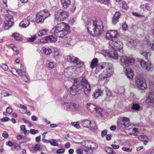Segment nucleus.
<instances>
[{
    "label": "nucleus",
    "mask_w": 154,
    "mask_h": 154,
    "mask_svg": "<svg viewBox=\"0 0 154 154\" xmlns=\"http://www.w3.org/2000/svg\"><path fill=\"white\" fill-rule=\"evenodd\" d=\"M74 84L67 90L68 93L73 96L79 94L83 88L85 95L88 97L90 95L91 87L85 77H80L74 79Z\"/></svg>",
    "instance_id": "nucleus-1"
},
{
    "label": "nucleus",
    "mask_w": 154,
    "mask_h": 154,
    "mask_svg": "<svg viewBox=\"0 0 154 154\" xmlns=\"http://www.w3.org/2000/svg\"><path fill=\"white\" fill-rule=\"evenodd\" d=\"M97 21L91 18L88 19L86 22L88 33L93 36H97L100 35L103 31V26L97 24Z\"/></svg>",
    "instance_id": "nucleus-2"
},
{
    "label": "nucleus",
    "mask_w": 154,
    "mask_h": 154,
    "mask_svg": "<svg viewBox=\"0 0 154 154\" xmlns=\"http://www.w3.org/2000/svg\"><path fill=\"white\" fill-rule=\"evenodd\" d=\"M51 32L56 36L62 38L70 32L69 26L67 24L62 22L57 24Z\"/></svg>",
    "instance_id": "nucleus-3"
},
{
    "label": "nucleus",
    "mask_w": 154,
    "mask_h": 154,
    "mask_svg": "<svg viewBox=\"0 0 154 154\" xmlns=\"http://www.w3.org/2000/svg\"><path fill=\"white\" fill-rule=\"evenodd\" d=\"M66 59L69 62L75 64V66H71L67 67L64 70V73L68 76L71 75L73 72H74L77 68H79L83 65V63L77 58L73 56H68L66 57Z\"/></svg>",
    "instance_id": "nucleus-4"
},
{
    "label": "nucleus",
    "mask_w": 154,
    "mask_h": 154,
    "mask_svg": "<svg viewBox=\"0 0 154 154\" xmlns=\"http://www.w3.org/2000/svg\"><path fill=\"white\" fill-rule=\"evenodd\" d=\"M112 64L106 62L102 63L101 65L97 67L96 69L99 68L103 69L105 68L102 73L99 75V79L101 80H105L106 79L109 77L112 74Z\"/></svg>",
    "instance_id": "nucleus-5"
},
{
    "label": "nucleus",
    "mask_w": 154,
    "mask_h": 154,
    "mask_svg": "<svg viewBox=\"0 0 154 154\" xmlns=\"http://www.w3.org/2000/svg\"><path fill=\"white\" fill-rule=\"evenodd\" d=\"M135 83L137 87L141 90H144L147 87L145 80L142 75H138L135 77Z\"/></svg>",
    "instance_id": "nucleus-6"
},
{
    "label": "nucleus",
    "mask_w": 154,
    "mask_h": 154,
    "mask_svg": "<svg viewBox=\"0 0 154 154\" xmlns=\"http://www.w3.org/2000/svg\"><path fill=\"white\" fill-rule=\"evenodd\" d=\"M109 43L110 48H115L116 50H118L120 52H123V50L122 49L123 44L122 42L117 39L115 41L111 40Z\"/></svg>",
    "instance_id": "nucleus-7"
},
{
    "label": "nucleus",
    "mask_w": 154,
    "mask_h": 154,
    "mask_svg": "<svg viewBox=\"0 0 154 154\" xmlns=\"http://www.w3.org/2000/svg\"><path fill=\"white\" fill-rule=\"evenodd\" d=\"M3 24V27L5 30H7L12 26L14 22L12 17L11 15L8 14Z\"/></svg>",
    "instance_id": "nucleus-8"
},
{
    "label": "nucleus",
    "mask_w": 154,
    "mask_h": 154,
    "mask_svg": "<svg viewBox=\"0 0 154 154\" xmlns=\"http://www.w3.org/2000/svg\"><path fill=\"white\" fill-rule=\"evenodd\" d=\"M129 119L127 117H123L121 120H119L117 122V126L119 128L128 127L129 126Z\"/></svg>",
    "instance_id": "nucleus-9"
},
{
    "label": "nucleus",
    "mask_w": 154,
    "mask_h": 154,
    "mask_svg": "<svg viewBox=\"0 0 154 154\" xmlns=\"http://www.w3.org/2000/svg\"><path fill=\"white\" fill-rule=\"evenodd\" d=\"M82 145L89 150L93 151V150L96 149L98 147L97 144L96 143L93 142L90 140H86L82 142Z\"/></svg>",
    "instance_id": "nucleus-10"
},
{
    "label": "nucleus",
    "mask_w": 154,
    "mask_h": 154,
    "mask_svg": "<svg viewBox=\"0 0 154 154\" xmlns=\"http://www.w3.org/2000/svg\"><path fill=\"white\" fill-rule=\"evenodd\" d=\"M120 60L122 62L125 64L126 66L132 65L135 62V60L134 58L125 56L121 57Z\"/></svg>",
    "instance_id": "nucleus-11"
},
{
    "label": "nucleus",
    "mask_w": 154,
    "mask_h": 154,
    "mask_svg": "<svg viewBox=\"0 0 154 154\" xmlns=\"http://www.w3.org/2000/svg\"><path fill=\"white\" fill-rule=\"evenodd\" d=\"M118 35V32L116 30H110L108 31L106 33V37L108 39L113 40L117 37Z\"/></svg>",
    "instance_id": "nucleus-12"
},
{
    "label": "nucleus",
    "mask_w": 154,
    "mask_h": 154,
    "mask_svg": "<svg viewBox=\"0 0 154 154\" xmlns=\"http://www.w3.org/2000/svg\"><path fill=\"white\" fill-rule=\"evenodd\" d=\"M87 107L90 110L91 112H93L94 111L97 112H100L102 110V109L98 106H97L88 103L87 104Z\"/></svg>",
    "instance_id": "nucleus-13"
},
{
    "label": "nucleus",
    "mask_w": 154,
    "mask_h": 154,
    "mask_svg": "<svg viewBox=\"0 0 154 154\" xmlns=\"http://www.w3.org/2000/svg\"><path fill=\"white\" fill-rule=\"evenodd\" d=\"M138 61L143 68H145L147 70H149L152 67V65L151 63H146V61L142 59H138Z\"/></svg>",
    "instance_id": "nucleus-14"
},
{
    "label": "nucleus",
    "mask_w": 154,
    "mask_h": 154,
    "mask_svg": "<svg viewBox=\"0 0 154 154\" xmlns=\"http://www.w3.org/2000/svg\"><path fill=\"white\" fill-rule=\"evenodd\" d=\"M115 48H110L109 50V57L114 59H117L118 57V54L117 50L115 49Z\"/></svg>",
    "instance_id": "nucleus-15"
},
{
    "label": "nucleus",
    "mask_w": 154,
    "mask_h": 154,
    "mask_svg": "<svg viewBox=\"0 0 154 154\" xmlns=\"http://www.w3.org/2000/svg\"><path fill=\"white\" fill-rule=\"evenodd\" d=\"M45 19L44 16L41 11L36 15L35 21L37 23H42Z\"/></svg>",
    "instance_id": "nucleus-16"
},
{
    "label": "nucleus",
    "mask_w": 154,
    "mask_h": 154,
    "mask_svg": "<svg viewBox=\"0 0 154 154\" xmlns=\"http://www.w3.org/2000/svg\"><path fill=\"white\" fill-rule=\"evenodd\" d=\"M121 16V15L120 13L118 11H116L112 18V23L115 25L117 23L119 22V19L120 18Z\"/></svg>",
    "instance_id": "nucleus-17"
},
{
    "label": "nucleus",
    "mask_w": 154,
    "mask_h": 154,
    "mask_svg": "<svg viewBox=\"0 0 154 154\" xmlns=\"http://www.w3.org/2000/svg\"><path fill=\"white\" fill-rule=\"evenodd\" d=\"M62 10H56L54 12V20L55 21H62L61 19V14L62 13Z\"/></svg>",
    "instance_id": "nucleus-18"
},
{
    "label": "nucleus",
    "mask_w": 154,
    "mask_h": 154,
    "mask_svg": "<svg viewBox=\"0 0 154 154\" xmlns=\"http://www.w3.org/2000/svg\"><path fill=\"white\" fill-rule=\"evenodd\" d=\"M30 16L27 17V20L24 19L20 23V26H22L23 28H26L29 26L30 24L29 21H32V20L29 19Z\"/></svg>",
    "instance_id": "nucleus-19"
},
{
    "label": "nucleus",
    "mask_w": 154,
    "mask_h": 154,
    "mask_svg": "<svg viewBox=\"0 0 154 154\" xmlns=\"http://www.w3.org/2000/svg\"><path fill=\"white\" fill-rule=\"evenodd\" d=\"M103 91L101 89H97L95 90L92 95L93 97L95 99H97L100 96L103 95Z\"/></svg>",
    "instance_id": "nucleus-20"
},
{
    "label": "nucleus",
    "mask_w": 154,
    "mask_h": 154,
    "mask_svg": "<svg viewBox=\"0 0 154 154\" xmlns=\"http://www.w3.org/2000/svg\"><path fill=\"white\" fill-rule=\"evenodd\" d=\"M61 2L64 9L68 8L71 4V0H61Z\"/></svg>",
    "instance_id": "nucleus-21"
},
{
    "label": "nucleus",
    "mask_w": 154,
    "mask_h": 154,
    "mask_svg": "<svg viewBox=\"0 0 154 154\" xmlns=\"http://www.w3.org/2000/svg\"><path fill=\"white\" fill-rule=\"evenodd\" d=\"M127 45L128 47L132 48L136 46L137 45L136 42L134 40L130 39L127 41Z\"/></svg>",
    "instance_id": "nucleus-22"
},
{
    "label": "nucleus",
    "mask_w": 154,
    "mask_h": 154,
    "mask_svg": "<svg viewBox=\"0 0 154 154\" xmlns=\"http://www.w3.org/2000/svg\"><path fill=\"white\" fill-rule=\"evenodd\" d=\"M81 124L82 126L84 127L85 128H89L90 126L91 127V122L87 119L81 121Z\"/></svg>",
    "instance_id": "nucleus-23"
},
{
    "label": "nucleus",
    "mask_w": 154,
    "mask_h": 154,
    "mask_svg": "<svg viewBox=\"0 0 154 154\" xmlns=\"http://www.w3.org/2000/svg\"><path fill=\"white\" fill-rule=\"evenodd\" d=\"M125 70L127 78L130 79L133 78L134 74L133 70L127 68H126Z\"/></svg>",
    "instance_id": "nucleus-24"
},
{
    "label": "nucleus",
    "mask_w": 154,
    "mask_h": 154,
    "mask_svg": "<svg viewBox=\"0 0 154 154\" xmlns=\"http://www.w3.org/2000/svg\"><path fill=\"white\" fill-rule=\"evenodd\" d=\"M72 40L70 38H67L64 39L63 43L64 45L66 47H69L71 45V41Z\"/></svg>",
    "instance_id": "nucleus-25"
},
{
    "label": "nucleus",
    "mask_w": 154,
    "mask_h": 154,
    "mask_svg": "<svg viewBox=\"0 0 154 154\" xmlns=\"http://www.w3.org/2000/svg\"><path fill=\"white\" fill-rule=\"evenodd\" d=\"M138 139L139 140L143 141L145 144H146L147 143L148 138L146 135H140L138 137Z\"/></svg>",
    "instance_id": "nucleus-26"
},
{
    "label": "nucleus",
    "mask_w": 154,
    "mask_h": 154,
    "mask_svg": "<svg viewBox=\"0 0 154 154\" xmlns=\"http://www.w3.org/2000/svg\"><path fill=\"white\" fill-rule=\"evenodd\" d=\"M69 16V14L66 11L62 10L61 14V19L62 21H63L64 19L68 17Z\"/></svg>",
    "instance_id": "nucleus-27"
},
{
    "label": "nucleus",
    "mask_w": 154,
    "mask_h": 154,
    "mask_svg": "<svg viewBox=\"0 0 154 154\" xmlns=\"http://www.w3.org/2000/svg\"><path fill=\"white\" fill-rule=\"evenodd\" d=\"M48 32V30L47 29H44L38 32V35L39 36H41L47 34Z\"/></svg>",
    "instance_id": "nucleus-28"
},
{
    "label": "nucleus",
    "mask_w": 154,
    "mask_h": 154,
    "mask_svg": "<svg viewBox=\"0 0 154 154\" xmlns=\"http://www.w3.org/2000/svg\"><path fill=\"white\" fill-rule=\"evenodd\" d=\"M98 63V59L97 58H94L92 60L91 65V67L92 69L95 68L97 65Z\"/></svg>",
    "instance_id": "nucleus-29"
},
{
    "label": "nucleus",
    "mask_w": 154,
    "mask_h": 154,
    "mask_svg": "<svg viewBox=\"0 0 154 154\" xmlns=\"http://www.w3.org/2000/svg\"><path fill=\"white\" fill-rule=\"evenodd\" d=\"M48 42H56L57 40V38L52 35L47 36Z\"/></svg>",
    "instance_id": "nucleus-30"
},
{
    "label": "nucleus",
    "mask_w": 154,
    "mask_h": 154,
    "mask_svg": "<svg viewBox=\"0 0 154 154\" xmlns=\"http://www.w3.org/2000/svg\"><path fill=\"white\" fill-rule=\"evenodd\" d=\"M70 105H72V103L65 102L63 104L64 109L67 110L69 111H71L70 108L71 106H69Z\"/></svg>",
    "instance_id": "nucleus-31"
},
{
    "label": "nucleus",
    "mask_w": 154,
    "mask_h": 154,
    "mask_svg": "<svg viewBox=\"0 0 154 154\" xmlns=\"http://www.w3.org/2000/svg\"><path fill=\"white\" fill-rule=\"evenodd\" d=\"M41 12L44 16L45 19L47 17L49 16L50 15V14L49 11L47 9H45L44 11H41Z\"/></svg>",
    "instance_id": "nucleus-32"
},
{
    "label": "nucleus",
    "mask_w": 154,
    "mask_h": 154,
    "mask_svg": "<svg viewBox=\"0 0 154 154\" xmlns=\"http://www.w3.org/2000/svg\"><path fill=\"white\" fill-rule=\"evenodd\" d=\"M140 8L141 9H143V10H147L149 11L150 10L148 5L146 3L145 4H141L140 6Z\"/></svg>",
    "instance_id": "nucleus-33"
},
{
    "label": "nucleus",
    "mask_w": 154,
    "mask_h": 154,
    "mask_svg": "<svg viewBox=\"0 0 154 154\" xmlns=\"http://www.w3.org/2000/svg\"><path fill=\"white\" fill-rule=\"evenodd\" d=\"M12 35L14 37V39L17 41H20L22 39L21 35L17 33H14Z\"/></svg>",
    "instance_id": "nucleus-34"
},
{
    "label": "nucleus",
    "mask_w": 154,
    "mask_h": 154,
    "mask_svg": "<svg viewBox=\"0 0 154 154\" xmlns=\"http://www.w3.org/2000/svg\"><path fill=\"white\" fill-rule=\"evenodd\" d=\"M105 151L107 153L109 154H116L115 153L112 148L109 147H106L105 148Z\"/></svg>",
    "instance_id": "nucleus-35"
},
{
    "label": "nucleus",
    "mask_w": 154,
    "mask_h": 154,
    "mask_svg": "<svg viewBox=\"0 0 154 154\" xmlns=\"http://www.w3.org/2000/svg\"><path fill=\"white\" fill-rule=\"evenodd\" d=\"M140 108V105L137 103H133L131 108V109L138 111Z\"/></svg>",
    "instance_id": "nucleus-36"
},
{
    "label": "nucleus",
    "mask_w": 154,
    "mask_h": 154,
    "mask_svg": "<svg viewBox=\"0 0 154 154\" xmlns=\"http://www.w3.org/2000/svg\"><path fill=\"white\" fill-rule=\"evenodd\" d=\"M83 149L82 150V154H92L93 151L91 150H89V149Z\"/></svg>",
    "instance_id": "nucleus-37"
},
{
    "label": "nucleus",
    "mask_w": 154,
    "mask_h": 154,
    "mask_svg": "<svg viewBox=\"0 0 154 154\" xmlns=\"http://www.w3.org/2000/svg\"><path fill=\"white\" fill-rule=\"evenodd\" d=\"M48 142L52 145L54 146H57L58 145V143L55 141L54 139L49 140Z\"/></svg>",
    "instance_id": "nucleus-38"
},
{
    "label": "nucleus",
    "mask_w": 154,
    "mask_h": 154,
    "mask_svg": "<svg viewBox=\"0 0 154 154\" xmlns=\"http://www.w3.org/2000/svg\"><path fill=\"white\" fill-rule=\"evenodd\" d=\"M71 124L72 126H74L77 129H79L80 128V126L78 122H72Z\"/></svg>",
    "instance_id": "nucleus-39"
},
{
    "label": "nucleus",
    "mask_w": 154,
    "mask_h": 154,
    "mask_svg": "<svg viewBox=\"0 0 154 154\" xmlns=\"http://www.w3.org/2000/svg\"><path fill=\"white\" fill-rule=\"evenodd\" d=\"M2 94L4 97L8 96L11 95V94H9L5 90H4L2 91Z\"/></svg>",
    "instance_id": "nucleus-40"
},
{
    "label": "nucleus",
    "mask_w": 154,
    "mask_h": 154,
    "mask_svg": "<svg viewBox=\"0 0 154 154\" xmlns=\"http://www.w3.org/2000/svg\"><path fill=\"white\" fill-rule=\"evenodd\" d=\"M40 42L42 43H45L48 42L47 36L44 37L40 40Z\"/></svg>",
    "instance_id": "nucleus-41"
},
{
    "label": "nucleus",
    "mask_w": 154,
    "mask_h": 154,
    "mask_svg": "<svg viewBox=\"0 0 154 154\" xmlns=\"http://www.w3.org/2000/svg\"><path fill=\"white\" fill-rule=\"evenodd\" d=\"M22 76L21 79L22 80L25 82H28L29 81L26 75V74H24V75H22Z\"/></svg>",
    "instance_id": "nucleus-42"
},
{
    "label": "nucleus",
    "mask_w": 154,
    "mask_h": 154,
    "mask_svg": "<svg viewBox=\"0 0 154 154\" xmlns=\"http://www.w3.org/2000/svg\"><path fill=\"white\" fill-rule=\"evenodd\" d=\"M44 53L46 55L50 54L51 52V51L50 48H46L44 50Z\"/></svg>",
    "instance_id": "nucleus-43"
},
{
    "label": "nucleus",
    "mask_w": 154,
    "mask_h": 154,
    "mask_svg": "<svg viewBox=\"0 0 154 154\" xmlns=\"http://www.w3.org/2000/svg\"><path fill=\"white\" fill-rule=\"evenodd\" d=\"M65 151V149L63 148L60 149L56 151V153L58 154H61L63 153Z\"/></svg>",
    "instance_id": "nucleus-44"
},
{
    "label": "nucleus",
    "mask_w": 154,
    "mask_h": 154,
    "mask_svg": "<svg viewBox=\"0 0 154 154\" xmlns=\"http://www.w3.org/2000/svg\"><path fill=\"white\" fill-rule=\"evenodd\" d=\"M142 54L145 57L146 59H147L148 58V56H149L150 55V54L149 52H143L142 53Z\"/></svg>",
    "instance_id": "nucleus-45"
},
{
    "label": "nucleus",
    "mask_w": 154,
    "mask_h": 154,
    "mask_svg": "<svg viewBox=\"0 0 154 154\" xmlns=\"http://www.w3.org/2000/svg\"><path fill=\"white\" fill-rule=\"evenodd\" d=\"M106 94L107 96L106 99H109L111 97H112V93L111 92L108 91H106Z\"/></svg>",
    "instance_id": "nucleus-46"
},
{
    "label": "nucleus",
    "mask_w": 154,
    "mask_h": 154,
    "mask_svg": "<svg viewBox=\"0 0 154 154\" xmlns=\"http://www.w3.org/2000/svg\"><path fill=\"white\" fill-rule=\"evenodd\" d=\"M109 50L107 51L105 50H103L101 51V53L104 55V56H107L109 55Z\"/></svg>",
    "instance_id": "nucleus-47"
},
{
    "label": "nucleus",
    "mask_w": 154,
    "mask_h": 154,
    "mask_svg": "<svg viewBox=\"0 0 154 154\" xmlns=\"http://www.w3.org/2000/svg\"><path fill=\"white\" fill-rule=\"evenodd\" d=\"M54 63L53 62H50L47 65V66H48L49 68H51V69L53 68L54 67Z\"/></svg>",
    "instance_id": "nucleus-48"
},
{
    "label": "nucleus",
    "mask_w": 154,
    "mask_h": 154,
    "mask_svg": "<svg viewBox=\"0 0 154 154\" xmlns=\"http://www.w3.org/2000/svg\"><path fill=\"white\" fill-rule=\"evenodd\" d=\"M1 66L2 69L5 71L7 70L8 69V66L5 64H2L1 65Z\"/></svg>",
    "instance_id": "nucleus-49"
},
{
    "label": "nucleus",
    "mask_w": 154,
    "mask_h": 154,
    "mask_svg": "<svg viewBox=\"0 0 154 154\" xmlns=\"http://www.w3.org/2000/svg\"><path fill=\"white\" fill-rule=\"evenodd\" d=\"M97 1L105 5H108L110 2V1H108V2H106V0H97Z\"/></svg>",
    "instance_id": "nucleus-50"
},
{
    "label": "nucleus",
    "mask_w": 154,
    "mask_h": 154,
    "mask_svg": "<svg viewBox=\"0 0 154 154\" xmlns=\"http://www.w3.org/2000/svg\"><path fill=\"white\" fill-rule=\"evenodd\" d=\"M132 14L135 16L138 17H144L143 15H141L137 12H132Z\"/></svg>",
    "instance_id": "nucleus-51"
},
{
    "label": "nucleus",
    "mask_w": 154,
    "mask_h": 154,
    "mask_svg": "<svg viewBox=\"0 0 154 154\" xmlns=\"http://www.w3.org/2000/svg\"><path fill=\"white\" fill-rule=\"evenodd\" d=\"M36 38V35H35L33 37H32L30 38H29L27 39V40L29 42H33L35 40Z\"/></svg>",
    "instance_id": "nucleus-52"
},
{
    "label": "nucleus",
    "mask_w": 154,
    "mask_h": 154,
    "mask_svg": "<svg viewBox=\"0 0 154 154\" xmlns=\"http://www.w3.org/2000/svg\"><path fill=\"white\" fill-rule=\"evenodd\" d=\"M40 148V145L38 144L35 145L33 146V149L35 151L39 150Z\"/></svg>",
    "instance_id": "nucleus-53"
},
{
    "label": "nucleus",
    "mask_w": 154,
    "mask_h": 154,
    "mask_svg": "<svg viewBox=\"0 0 154 154\" xmlns=\"http://www.w3.org/2000/svg\"><path fill=\"white\" fill-rule=\"evenodd\" d=\"M38 131L37 130H35L34 129H31L30 130V133L32 134H35L38 132Z\"/></svg>",
    "instance_id": "nucleus-54"
},
{
    "label": "nucleus",
    "mask_w": 154,
    "mask_h": 154,
    "mask_svg": "<svg viewBox=\"0 0 154 154\" xmlns=\"http://www.w3.org/2000/svg\"><path fill=\"white\" fill-rule=\"evenodd\" d=\"M59 54V51L57 49H54L53 53V56L55 57L58 55Z\"/></svg>",
    "instance_id": "nucleus-55"
},
{
    "label": "nucleus",
    "mask_w": 154,
    "mask_h": 154,
    "mask_svg": "<svg viewBox=\"0 0 154 154\" xmlns=\"http://www.w3.org/2000/svg\"><path fill=\"white\" fill-rule=\"evenodd\" d=\"M122 149L124 151H126V152H131L132 150L131 149H130V148H128L127 147H122Z\"/></svg>",
    "instance_id": "nucleus-56"
},
{
    "label": "nucleus",
    "mask_w": 154,
    "mask_h": 154,
    "mask_svg": "<svg viewBox=\"0 0 154 154\" xmlns=\"http://www.w3.org/2000/svg\"><path fill=\"white\" fill-rule=\"evenodd\" d=\"M6 144L7 145H8L9 146H12L14 145V143L11 141H9L6 142Z\"/></svg>",
    "instance_id": "nucleus-57"
},
{
    "label": "nucleus",
    "mask_w": 154,
    "mask_h": 154,
    "mask_svg": "<svg viewBox=\"0 0 154 154\" xmlns=\"http://www.w3.org/2000/svg\"><path fill=\"white\" fill-rule=\"evenodd\" d=\"M8 132L6 131H5L3 132L2 134V136L5 138H8Z\"/></svg>",
    "instance_id": "nucleus-58"
},
{
    "label": "nucleus",
    "mask_w": 154,
    "mask_h": 154,
    "mask_svg": "<svg viewBox=\"0 0 154 154\" xmlns=\"http://www.w3.org/2000/svg\"><path fill=\"white\" fill-rule=\"evenodd\" d=\"M107 132V131L106 129H105L103 131H102L101 132V136L102 137H104L105 136Z\"/></svg>",
    "instance_id": "nucleus-59"
},
{
    "label": "nucleus",
    "mask_w": 154,
    "mask_h": 154,
    "mask_svg": "<svg viewBox=\"0 0 154 154\" xmlns=\"http://www.w3.org/2000/svg\"><path fill=\"white\" fill-rule=\"evenodd\" d=\"M12 112V109L10 107H8L6 109V112L10 114Z\"/></svg>",
    "instance_id": "nucleus-60"
},
{
    "label": "nucleus",
    "mask_w": 154,
    "mask_h": 154,
    "mask_svg": "<svg viewBox=\"0 0 154 154\" xmlns=\"http://www.w3.org/2000/svg\"><path fill=\"white\" fill-rule=\"evenodd\" d=\"M74 108L73 109V111H75L76 110H78L79 108V106L78 104L74 103Z\"/></svg>",
    "instance_id": "nucleus-61"
},
{
    "label": "nucleus",
    "mask_w": 154,
    "mask_h": 154,
    "mask_svg": "<svg viewBox=\"0 0 154 154\" xmlns=\"http://www.w3.org/2000/svg\"><path fill=\"white\" fill-rule=\"evenodd\" d=\"M128 28V25L125 23H124L122 25V28L123 30H126Z\"/></svg>",
    "instance_id": "nucleus-62"
},
{
    "label": "nucleus",
    "mask_w": 154,
    "mask_h": 154,
    "mask_svg": "<svg viewBox=\"0 0 154 154\" xmlns=\"http://www.w3.org/2000/svg\"><path fill=\"white\" fill-rule=\"evenodd\" d=\"M10 119L7 117L2 118L1 119V121L2 122H7L9 121Z\"/></svg>",
    "instance_id": "nucleus-63"
},
{
    "label": "nucleus",
    "mask_w": 154,
    "mask_h": 154,
    "mask_svg": "<svg viewBox=\"0 0 154 154\" xmlns=\"http://www.w3.org/2000/svg\"><path fill=\"white\" fill-rule=\"evenodd\" d=\"M112 135L111 134H107L106 136V140H110L111 139Z\"/></svg>",
    "instance_id": "nucleus-64"
}]
</instances>
